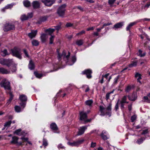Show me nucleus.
<instances>
[{"mask_svg": "<svg viewBox=\"0 0 150 150\" xmlns=\"http://www.w3.org/2000/svg\"><path fill=\"white\" fill-rule=\"evenodd\" d=\"M99 108L101 112L100 115L104 116L106 114L108 115L109 117L111 116L112 109V105L111 104H109L106 109L102 106H100Z\"/></svg>", "mask_w": 150, "mask_h": 150, "instance_id": "obj_1", "label": "nucleus"}, {"mask_svg": "<svg viewBox=\"0 0 150 150\" xmlns=\"http://www.w3.org/2000/svg\"><path fill=\"white\" fill-rule=\"evenodd\" d=\"M11 54L12 55L20 59H22L21 49L17 47H14L13 49L11 50Z\"/></svg>", "mask_w": 150, "mask_h": 150, "instance_id": "obj_2", "label": "nucleus"}, {"mask_svg": "<svg viewBox=\"0 0 150 150\" xmlns=\"http://www.w3.org/2000/svg\"><path fill=\"white\" fill-rule=\"evenodd\" d=\"M0 85L2 87H3L6 90L10 91L11 90L10 83L6 79L2 80L0 83Z\"/></svg>", "mask_w": 150, "mask_h": 150, "instance_id": "obj_3", "label": "nucleus"}, {"mask_svg": "<svg viewBox=\"0 0 150 150\" xmlns=\"http://www.w3.org/2000/svg\"><path fill=\"white\" fill-rule=\"evenodd\" d=\"M66 6V4H64L59 7L57 12L59 16L63 17L64 16L66 10L65 8Z\"/></svg>", "mask_w": 150, "mask_h": 150, "instance_id": "obj_4", "label": "nucleus"}, {"mask_svg": "<svg viewBox=\"0 0 150 150\" xmlns=\"http://www.w3.org/2000/svg\"><path fill=\"white\" fill-rule=\"evenodd\" d=\"M27 96L23 94L20 95L19 99L20 100L21 102L20 103V105L23 107L22 110L25 107L26 105V101L27 100Z\"/></svg>", "mask_w": 150, "mask_h": 150, "instance_id": "obj_5", "label": "nucleus"}, {"mask_svg": "<svg viewBox=\"0 0 150 150\" xmlns=\"http://www.w3.org/2000/svg\"><path fill=\"white\" fill-rule=\"evenodd\" d=\"M80 120H83L85 122H90L91 119H87V114L84 112L83 111H81L80 112Z\"/></svg>", "mask_w": 150, "mask_h": 150, "instance_id": "obj_6", "label": "nucleus"}, {"mask_svg": "<svg viewBox=\"0 0 150 150\" xmlns=\"http://www.w3.org/2000/svg\"><path fill=\"white\" fill-rule=\"evenodd\" d=\"M15 28V26L13 24L10 23H6L4 26V31H7L11 30H14Z\"/></svg>", "mask_w": 150, "mask_h": 150, "instance_id": "obj_7", "label": "nucleus"}, {"mask_svg": "<svg viewBox=\"0 0 150 150\" xmlns=\"http://www.w3.org/2000/svg\"><path fill=\"white\" fill-rule=\"evenodd\" d=\"M12 62L11 60L6 59H0V63L4 65H6L8 67H9L11 63Z\"/></svg>", "mask_w": 150, "mask_h": 150, "instance_id": "obj_8", "label": "nucleus"}, {"mask_svg": "<svg viewBox=\"0 0 150 150\" xmlns=\"http://www.w3.org/2000/svg\"><path fill=\"white\" fill-rule=\"evenodd\" d=\"M92 73V70L90 69H86L83 71L82 72V74H86L87 77L88 79H90L91 78L92 76L91 74Z\"/></svg>", "mask_w": 150, "mask_h": 150, "instance_id": "obj_9", "label": "nucleus"}, {"mask_svg": "<svg viewBox=\"0 0 150 150\" xmlns=\"http://www.w3.org/2000/svg\"><path fill=\"white\" fill-rule=\"evenodd\" d=\"M87 126H85L80 127L78 129L79 131L78 132L77 135H81L84 133L85 131L87 129Z\"/></svg>", "mask_w": 150, "mask_h": 150, "instance_id": "obj_10", "label": "nucleus"}, {"mask_svg": "<svg viewBox=\"0 0 150 150\" xmlns=\"http://www.w3.org/2000/svg\"><path fill=\"white\" fill-rule=\"evenodd\" d=\"M50 127L54 132L55 133H59V131L58 127L55 123H52L50 125Z\"/></svg>", "mask_w": 150, "mask_h": 150, "instance_id": "obj_11", "label": "nucleus"}, {"mask_svg": "<svg viewBox=\"0 0 150 150\" xmlns=\"http://www.w3.org/2000/svg\"><path fill=\"white\" fill-rule=\"evenodd\" d=\"M42 2L47 6H50L53 4L55 1L54 0H42Z\"/></svg>", "mask_w": 150, "mask_h": 150, "instance_id": "obj_12", "label": "nucleus"}, {"mask_svg": "<svg viewBox=\"0 0 150 150\" xmlns=\"http://www.w3.org/2000/svg\"><path fill=\"white\" fill-rule=\"evenodd\" d=\"M38 31L37 30H32L30 33L28 34V36L30 39H32L35 38L36 36Z\"/></svg>", "mask_w": 150, "mask_h": 150, "instance_id": "obj_13", "label": "nucleus"}, {"mask_svg": "<svg viewBox=\"0 0 150 150\" xmlns=\"http://www.w3.org/2000/svg\"><path fill=\"white\" fill-rule=\"evenodd\" d=\"M128 99L131 101H134L137 98V94L134 93L131 95H129L128 96Z\"/></svg>", "mask_w": 150, "mask_h": 150, "instance_id": "obj_14", "label": "nucleus"}, {"mask_svg": "<svg viewBox=\"0 0 150 150\" xmlns=\"http://www.w3.org/2000/svg\"><path fill=\"white\" fill-rule=\"evenodd\" d=\"M123 25V22H119L115 24L113 27V28L115 30H117L118 28H121Z\"/></svg>", "mask_w": 150, "mask_h": 150, "instance_id": "obj_15", "label": "nucleus"}, {"mask_svg": "<svg viewBox=\"0 0 150 150\" xmlns=\"http://www.w3.org/2000/svg\"><path fill=\"white\" fill-rule=\"evenodd\" d=\"M139 21H136L134 22L130 23L126 28V30L127 31H129V32H130V29L133 26L136 25Z\"/></svg>", "mask_w": 150, "mask_h": 150, "instance_id": "obj_16", "label": "nucleus"}, {"mask_svg": "<svg viewBox=\"0 0 150 150\" xmlns=\"http://www.w3.org/2000/svg\"><path fill=\"white\" fill-rule=\"evenodd\" d=\"M0 73L3 74H8L10 73V71L3 67H0Z\"/></svg>", "mask_w": 150, "mask_h": 150, "instance_id": "obj_17", "label": "nucleus"}, {"mask_svg": "<svg viewBox=\"0 0 150 150\" xmlns=\"http://www.w3.org/2000/svg\"><path fill=\"white\" fill-rule=\"evenodd\" d=\"M40 38L41 42L43 43H44L46 42L47 37L46 34H41Z\"/></svg>", "mask_w": 150, "mask_h": 150, "instance_id": "obj_18", "label": "nucleus"}, {"mask_svg": "<svg viewBox=\"0 0 150 150\" xmlns=\"http://www.w3.org/2000/svg\"><path fill=\"white\" fill-rule=\"evenodd\" d=\"M33 8H37L40 7V4L39 1H34L32 3Z\"/></svg>", "mask_w": 150, "mask_h": 150, "instance_id": "obj_19", "label": "nucleus"}, {"mask_svg": "<svg viewBox=\"0 0 150 150\" xmlns=\"http://www.w3.org/2000/svg\"><path fill=\"white\" fill-rule=\"evenodd\" d=\"M34 64L32 60H30L28 65L29 68L30 70L33 69L34 68Z\"/></svg>", "mask_w": 150, "mask_h": 150, "instance_id": "obj_20", "label": "nucleus"}, {"mask_svg": "<svg viewBox=\"0 0 150 150\" xmlns=\"http://www.w3.org/2000/svg\"><path fill=\"white\" fill-rule=\"evenodd\" d=\"M85 140L83 139H78L77 141H76V143L77 146H78L79 145H80L84 142Z\"/></svg>", "mask_w": 150, "mask_h": 150, "instance_id": "obj_21", "label": "nucleus"}, {"mask_svg": "<svg viewBox=\"0 0 150 150\" xmlns=\"http://www.w3.org/2000/svg\"><path fill=\"white\" fill-rule=\"evenodd\" d=\"M142 51L141 50H139L138 51V55L139 56L141 57H142L145 56L146 54V52H144L142 53Z\"/></svg>", "mask_w": 150, "mask_h": 150, "instance_id": "obj_22", "label": "nucleus"}, {"mask_svg": "<svg viewBox=\"0 0 150 150\" xmlns=\"http://www.w3.org/2000/svg\"><path fill=\"white\" fill-rule=\"evenodd\" d=\"M23 3L24 6L26 7H29L30 5V2L27 0H25L23 2Z\"/></svg>", "mask_w": 150, "mask_h": 150, "instance_id": "obj_23", "label": "nucleus"}, {"mask_svg": "<svg viewBox=\"0 0 150 150\" xmlns=\"http://www.w3.org/2000/svg\"><path fill=\"white\" fill-rule=\"evenodd\" d=\"M18 138L16 136H13L12 137V140L11 142L12 144H16L17 143Z\"/></svg>", "mask_w": 150, "mask_h": 150, "instance_id": "obj_24", "label": "nucleus"}, {"mask_svg": "<svg viewBox=\"0 0 150 150\" xmlns=\"http://www.w3.org/2000/svg\"><path fill=\"white\" fill-rule=\"evenodd\" d=\"M13 6V5L12 4H8L6 6H5L4 8L1 9V11L3 12H4L5 11V9L11 8Z\"/></svg>", "mask_w": 150, "mask_h": 150, "instance_id": "obj_25", "label": "nucleus"}, {"mask_svg": "<svg viewBox=\"0 0 150 150\" xmlns=\"http://www.w3.org/2000/svg\"><path fill=\"white\" fill-rule=\"evenodd\" d=\"M21 129H19L16 130L14 132V134H16L17 135L21 136L23 134L22 132H21Z\"/></svg>", "mask_w": 150, "mask_h": 150, "instance_id": "obj_26", "label": "nucleus"}, {"mask_svg": "<svg viewBox=\"0 0 150 150\" xmlns=\"http://www.w3.org/2000/svg\"><path fill=\"white\" fill-rule=\"evenodd\" d=\"M137 61L132 62L131 64H129L128 65V67H136L137 65Z\"/></svg>", "mask_w": 150, "mask_h": 150, "instance_id": "obj_27", "label": "nucleus"}, {"mask_svg": "<svg viewBox=\"0 0 150 150\" xmlns=\"http://www.w3.org/2000/svg\"><path fill=\"white\" fill-rule=\"evenodd\" d=\"M9 94L10 96V97L7 103V104L8 105L11 103L13 97V95L12 93L10 92Z\"/></svg>", "mask_w": 150, "mask_h": 150, "instance_id": "obj_28", "label": "nucleus"}, {"mask_svg": "<svg viewBox=\"0 0 150 150\" xmlns=\"http://www.w3.org/2000/svg\"><path fill=\"white\" fill-rule=\"evenodd\" d=\"M32 45L34 46H37L39 44V41L36 40H33L32 41Z\"/></svg>", "mask_w": 150, "mask_h": 150, "instance_id": "obj_29", "label": "nucleus"}, {"mask_svg": "<svg viewBox=\"0 0 150 150\" xmlns=\"http://www.w3.org/2000/svg\"><path fill=\"white\" fill-rule=\"evenodd\" d=\"M14 108L15 111L17 112H20L22 110L21 108L19 106H15Z\"/></svg>", "mask_w": 150, "mask_h": 150, "instance_id": "obj_30", "label": "nucleus"}, {"mask_svg": "<svg viewBox=\"0 0 150 150\" xmlns=\"http://www.w3.org/2000/svg\"><path fill=\"white\" fill-rule=\"evenodd\" d=\"M55 30V29L54 28H49L46 30V32H48L49 35H51V34L53 33Z\"/></svg>", "mask_w": 150, "mask_h": 150, "instance_id": "obj_31", "label": "nucleus"}, {"mask_svg": "<svg viewBox=\"0 0 150 150\" xmlns=\"http://www.w3.org/2000/svg\"><path fill=\"white\" fill-rule=\"evenodd\" d=\"M93 101L92 100H87L85 102L86 104L88 106H91V105L93 103Z\"/></svg>", "mask_w": 150, "mask_h": 150, "instance_id": "obj_32", "label": "nucleus"}, {"mask_svg": "<svg viewBox=\"0 0 150 150\" xmlns=\"http://www.w3.org/2000/svg\"><path fill=\"white\" fill-rule=\"evenodd\" d=\"M23 52L25 55V56H24V57H29V56L28 54V52L25 49H23Z\"/></svg>", "mask_w": 150, "mask_h": 150, "instance_id": "obj_33", "label": "nucleus"}, {"mask_svg": "<svg viewBox=\"0 0 150 150\" xmlns=\"http://www.w3.org/2000/svg\"><path fill=\"white\" fill-rule=\"evenodd\" d=\"M127 96H123L122 98V100L120 101V102H122V103H128V102H127L126 101V100H127Z\"/></svg>", "mask_w": 150, "mask_h": 150, "instance_id": "obj_34", "label": "nucleus"}, {"mask_svg": "<svg viewBox=\"0 0 150 150\" xmlns=\"http://www.w3.org/2000/svg\"><path fill=\"white\" fill-rule=\"evenodd\" d=\"M76 44L79 46L82 45L83 43V40H77L76 42Z\"/></svg>", "mask_w": 150, "mask_h": 150, "instance_id": "obj_35", "label": "nucleus"}, {"mask_svg": "<svg viewBox=\"0 0 150 150\" xmlns=\"http://www.w3.org/2000/svg\"><path fill=\"white\" fill-rule=\"evenodd\" d=\"M8 54L7 51L6 49L4 50L1 52V55L3 56H6Z\"/></svg>", "mask_w": 150, "mask_h": 150, "instance_id": "obj_36", "label": "nucleus"}, {"mask_svg": "<svg viewBox=\"0 0 150 150\" xmlns=\"http://www.w3.org/2000/svg\"><path fill=\"white\" fill-rule=\"evenodd\" d=\"M47 19V17L46 16H44L40 18V22H44L46 21Z\"/></svg>", "mask_w": 150, "mask_h": 150, "instance_id": "obj_37", "label": "nucleus"}, {"mask_svg": "<svg viewBox=\"0 0 150 150\" xmlns=\"http://www.w3.org/2000/svg\"><path fill=\"white\" fill-rule=\"evenodd\" d=\"M21 21H23L27 20L28 19V17L25 15L23 14L22 15L21 17Z\"/></svg>", "mask_w": 150, "mask_h": 150, "instance_id": "obj_38", "label": "nucleus"}, {"mask_svg": "<svg viewBox=\"0 0 150 150\" xmlns=\"http://www.w3.org/2000/svg\"><path fill=\"white\" fill-rule=\"evenodd\" d=\"M114 90H113L112 91H111L110 92L107 93L105 96V98L106 100H108L109 98L110 95V94L112 93H113Z\"/></svg>", "mask_w": 150, "mask_h": 150, "instance_id": "obj_39", "label": "nucleus"}, {"mask_svg": "<svg viewBox=\"0 0 150 150\" xmlns=\"http://www.w3.org/2000/svg\"><path fill=\"white\" fill-rule=\"evenodd\" d=\"M76 144L75 141H74L72 142H68L67 143L68 145L71 146H77Z\"/></svg>", "mask_w": 150, "mask_h": 150, "instance_id": "obj_40", "label": "nucleus"}, {"mask_svg": "<svg viewBox=\"0 0 150 150\" xmlns=\"http://www.w3.org/2000/svg\"><path fill=\"white\" fill-rule=\"evenodd\" d=\"M76 61V58L75 56H73L71 58V61L72 62V63L69 64V65H73Z\"/></svg>", "mask_w": 150, "mask_h": 150, "instance_id": "obj_41", "label": "nucleus"}, {"mask_svg": "<svg viewBox=\"0 0 150 150\" xmlns=\"http://www.w3.org/2000/svg\"><path fill=\"white\" fill-rule=\"evenodd\" d=\"M142 132L141 133V134L142 135H145L147 134L149 132V129L147 128L144 130H142Z\"/></svg>", "mask_w": 150, "mask_h": 150, "instance_id": "obj_42", "label": "nucleus"}, {"mask_svg": "<svg viewBox=\"0 0 150 150\" xmlns=\"http://www.w3.org/2000/svg\"><path fill=\"white\" fill-rule=\"evenodd\" d=\"M34 74L35 75V76H36V77L40 78H41L42 76V74H39L37 72H34Z\"/></svg>", "mask_w": 150, "mask_h": 150, "instance_id": "obj_43", "label": "nucleus"}, {"mask_svg": "<svg viewBox=\"0 0 150 150\" xmlns=\"http://www.w3.org/2000/svg\"><path fill=\"white\" fill-rule=\"evenodd\" d=\"M144 139H143V138L138 139L137 141V143L139 144H140L143 142Z\"/></svg>", "mask_w": 150, "mask_h": 150, "instance_id": "obj_44", "label": "nucleus"}, {"mask_svg": "<svg viewBox=\"0 0 150 150\" xmlns=\"http://www.w3.org/2000/svg\"><path fill=\"white\" fill-rule=\"evenodd\" d=\"M54 38V36L51 35V37L50 38V44H52L53 43Z\"/></svg>", "mask_w": 150, "mask_h": 150, "instance_id": "obj_45", "label": "nucleus"}, {"mask_svg": "<svg viewBox=\"0 0 150 150\" xmlns=\"http://www.w3.org/2000/svg\"><path fill=\"white\" fill-rule=\"evenodd\" d=\"M120 76V75H118L117 77L115 78L114 80V84H116L117 82V81L119 79Z\"/></svg>", "mask_w": 150, "mask_h": 150, "instance_id": "obj_46", "label": "nucleus"}, {"mask_svg": "<svg viewBox=\"0 0 150 150\" xmlns=\"http://www.w3.org/2000/svg\"><path fill=\"white\" fill-rule=\"evenodd\" d=\"M11 123L12 121H9L8 122H7L4 125V127H8L10 126Z\"/></svg>", "mask_w": 150, "mask_h": 150, "instance_id": "obj_47", "label": "nucleus"}, {"mask_svg": "<svg viewBox=\"0 0 150 150\" xmlns=\"http://www.w3.org/2000/svg\"><path fill=\"white\" fill-rule=\"evenodd\" d=\"M137 118V116L136 115H134L132 116L131 118V120L132 122H133L136 120Z\"/></svg>", "mask_w": 150, "mask_h": 150, "instance_id": "obj_48", "label": "nucleus"}, {"mask_svg": "<svg viewBox=\"0 0 150 150\" xmlns=\"http://www.w3.org/2000/svg\"><path fill=\"white\" fill-rule=\"evenodd\" d=\"M116 0H108V3L110 6L112 5L115 2Z\"/></svg>", "mask_w": 150, "mask_h": 150, "instance_id": "obj_49", "label": "nucleus"}, {"mask_svg": "<svg viewBox=\"0 0 150 150\" xmlns=\"http://www.w3.org/2000/svg\"><path fill=\"white\" fill-rule=\"evenodd\" d=\"M131 89V87L130 86H128L126 88L125 91L127 92H129L130 91Z\"/></svg>", "mask_w": 150, "mask_h": 150, "instance_id": "obj_50", "label": "nucleus"}, {"mask_svg": "<svg viewBox=\"0 0 150 150\" xmlns=\"http://www.w3.org/2000/svg\"><path fill=\"white\" fill-rule=\"evenodd\" d=\"M119 102V100H118L117 102V103H116L115 106V109L116 111H117V110L118 109L119 107H118V104Z\"/></svg>", "mask_w": 150, "mask_h": 150, "instance_id": "obj_51", "label": "nucleus"}, {"mask_svg": "<svg viewBox=\"0 0 150 150\" xmlns=\"http://www.w3.org/2000/svg\"><path fill=\"white\" fill-rule=\"evenodd\" d=\"M63 55H64L65 57L67 59H68L70 55V53L69 52H68V54L67 55H65V52H63Z\"/></svg>", "mask_w": 150, "mask_h": 150, "instance_id": "obj_52", "label": "nucleus"}, {"mask_svg": "<svg viewBox=\"0 0 150 150\" xmlns=\"http://www.w3.org/2000/svg\"><path fill=\"white\" fill-rule=\"evenodd\" d=\"M55 28H54V29H55V30H57V33H58V31L61 28L60 26L59 25H58L55 26Z\"/></svg>", "mask_w": 150, "mask_h": 150, "instance_id": "obj_53", "label": "nucleus"}, {"mask_svg": "<svg viewBox=\"0 0 150 150\" xmlns=\"http://www.w3.org/2000/svg\"><path fill=\"white\" fill-rule=\"evenodd\" d=\"M48 144L47 141L46 140L44 139L43 140V145L45 146H46Z\"/></svg>", "mask_w": 150, "mask_h": 150, "instance_id": "obj_54", "label": "nucleus"}, {"mask_svg": "<svg viewBox=\"0 0 150 150\" xmlns=\"http://www.w3.org/2000/svg\"><path fill=\"white\" fill-rule=\"evenodd\" d=\"M101 136L103 139L105 140H107L108 139L107 136L105 134H101Z\"/></svg>", "mask_w": 150, "mask_h": 150, "instance_id": "obj_55", "label": "nucleus"}, {"mask_svg": "<svg viewBox=\"0 0 150 150\" xmlns=\"http://www.w3.org/2000/svg\"><path fill=\"white\" fill-rule=\"evenodd\" d=\"M96 145V142H92L91 145V148H94Z\"/></svg>", "mask_w": 150, "mask_h": 150, "instance_id": "obj_56", "label": "nucleus"}, {"mask_svg": "<svg viewBox=\"0 0 150 150\" xmlns=\"http://www.w3.org/2000/svg\"><path fill=\"white\" fill-rule=\"evenodd\" d=\"M27 17H28V19L29 18H31L33 16V13H28V15L27 16Z\"/></svg>", "mask_w": 150, "mask_h": 150, "instance_id": "obj_57", "label": "nucleus"}, {"mask_svg": "<svg viewBox=\"0 0 150 150\" xmlns=\"http://www.w3.org/2000/svg\"><path fill=\"white\" fill-rule=\"evenodd\" d=\"M73 24L70 23H67L66 24V26L67 27H71L73 26Z\"/></svg>", "mask_w": 150, "mask_h": 150, "instance_id": "obj_58", "label": "nucleus"}, {"mask_svg": "<svg viewBox=\"0 0 150 150\" xmlns=\"http://www.w3.org/2000/svg\"><path fill=\"white\" fill-rule=\"evenodd\" d=\"M85 33V31L84 30H83L81 31L80 32L77 33L76 34V35H81Z\"/></svg>", "mask_w": 150, "mask_h": 150, "instance_id": "obj_59", "label": "nucleus"}, {"mask_svg": "<svg viewBox=\"0 0 150 150\" xmlns=\"http://www.w3.org/2000/svg\"><path fill=\"white\" fill-rule=\"evenodd\" d=\"M141 79V74H140V75H139V76L138 77V78L137 79V82H139L140 83H141V81H140V80Z\"/></svg>", "mask_w": 150, "mask_h": 150, "instance_id": "obj_60", "label": "nucleus"}, {"mask_svg": "<svg viewBox=\"0 0 150 150\" xmlns=\"http://www.w3.org/2000/svg\"><path fill=\"white\" fill-rule=\"evenodd\" d=\"M109 73H107V74H105V75H102V77L103 78H105L106 79H108V77L109 76Z\"/></svg>", "mask_w": 150, "mask_h": 150, "instance_id": "obj_61", "label": "nucleus"}, {"mask_svg": "<svg viewBox=\"0 0 150 150\" xmlns=\"http://www.w3.org/2000/svg\"><path fill=\"white\" fill-rule=\"evenodd\" d=\"M143 98L145 101L148 102H149V98L148 97L144 96Z\"/></svg>", "mask_w": 150, "mask_h": 150, "instance_id": "obj_62", "label": "nucleus"}, {"mask_svg": "<svg viewBox=\"0 0 150 150\" xmlns=\"http://www.w3.org/2000/svg\"><path fill=\"white\" fill-rule=\"evenodd\" d=\"M58 53V56L57 57L59 60H60L61 59V58L62 57V55H61L59 52L57 51Z\"/></svg>", "mask_w": 150, "mask_h": 150, "instance_id": "obj_63", "label": "nucleus"}, {"mask_svg": "<svg viewBox=\"0 0 150 150\" xmlns=\"http://www.w3.org/2000/svg\"><path fill=\"white\" fill-rule=\"evenodd\" d=\"M21 139L23 140H24V141H28V138L27 137H23L21 138Z\"/></svg>", "mask_w": 150, "mask_h": 150, "instance_id": "obj_64", "label": "nucleus"}]
</instances>
